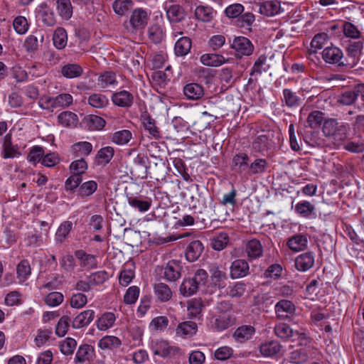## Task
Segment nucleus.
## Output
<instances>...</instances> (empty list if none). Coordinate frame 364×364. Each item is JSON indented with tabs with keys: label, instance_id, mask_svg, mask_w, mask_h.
<instances>
[{
	"label": "nucleus",
	"instance_id": "9",
	"mask_svg": "<svg viewBox=\"0 0 364 364\" xmlns=\"http://www.w3.org/2000/svg\"><path fill=\"white\" fill-rule=\"evenodd\" d=\"M112 101L118 107L129 108L134 103V95L127 90H121L113 93Z\"/></svg>",
	"mask_w": 364,
	"mask_h": 364
},
{
	"label": "nucleus",
	"instance_id": "29",
	"mask_svg": "<svg viewBox=\"0 0 364 364\" xmlns=\"http://www.w3.org/2000/svg\"><path fill=\"white\" fill-rule=\"evenodd\" d=\"M82 73V68L76 63H68L61 68V73L66 78L78 77Z\"/></svg>",
	"mask_w": 364,
	"mask_h": 364
},
{
	"label": "nucleus",
	"instance_id": "54",
	"mask_svg": "<svg viewBox=\"0 0 364 364\" xmlns=\"http://www.w3.org/2000/svg\"><path fill=\"white\" fill-rule=\"evenodd\" d=\"M18 277L21 281H25L31 274V267L28 260H22L16 267Z\"/></svg>",
	"mask_w": 364,
	"mask_h": 364
},
{
	"label": "nucleus",
	"instance_id": "8",
	"mask_svg": "<svg viewBox=\"0 0 364 364\" xmlns=\"http://www.w3.org/2000/svg\"><path fill=\"white\" fill-rule=\"evenodd\" d=\"M230 269L232 279L244 277L250 274L249 264L245 259H235L232 262Z\"/></svg>",
	"mask_w": 364,
	"mask_h": 364
},
{
	"label": "nucleus",
	"instance_id": "39",
	"mask_svg": "<svg viewBox=\"0 0 364 364\" xmlns=\"http://www.w3.org/2000/svg\"><path fill=\"white\" fill-rule=\"evenodd\" d=\"M88 104L94 108H104L109 104L108 98L101 93H94L89 96Z\"/></svg>",
	"mask_w": 364,
	"mask_h": 364
},
{
	"label": "nucleus",
	"instance_id": "27",
	"mask_svg": "<svg viewBox=\"0 0 364 364\" xmlns=\"http://www.w3.org/2000/svg\"><path fill=\"white\" fill-rule=\"evenodd\" d=\"M282 348L281 344L277 341H271L262 344L259 351L264 356L270 357L277 355Z\"/></svg>",
	"mask_w": 364,
	"mask_h": 364
},
{
	"label": "nucleus",
	"instance_id": "6",
	"mask_svg": "<svg viewBox=\"0 0 364 364\" xmlns=\"http://www.w3.org/2000/svg\"><path fill=\"white\" fill-rule=\"evenodd\" d=\"M182 265L178 260L169 261L164 268V277L169 282H175L181 277Z\"/></svg>",
	"mask_w": 364,
	"mask_h": 364
},
{
	"label": "nucleus",
	"instance_id": "64",
	"mask_svg": "<svg viewBox=\"0 0 364 364\" xmlns=\"http://www.w3.org/2000/svg\"><path fill=\"white\" fill-rule=\"evenodd\" d=\"M352 128L355 134L360 136L364 132V114H358L352 122Z\"/></svg>",
	"mask_w": 364,
	"mask_h": 364
},
{
	"label": "nucleus",
	"instance_id": "63",
	"mask_svg": "<svg viewBox=\"0 0 364 364\" xmlns=\"http://www.w3.org/2000/svg\"><path fill=\"white\" fill-rule=\"evenodd\" d=\"M355 107L360 111L364 109V84L355 87Z\"/></svg>",
	"mask_w": 364,
	"mask_h": 364
},
{
	"label": "nucleus",
	"instance_id": "10",
	"mask_svg": "<svg viewBox=\"0 0 364 364\" xmlns=\"http://www.w3.org/2000/svg\"><path fill=\"white\" fill-rule=\"evenodd\" d=\"M147 13L141 9H136L132 12L129 23L132 28L136 31L144 28L147 24Z\"/></svg>",
	"mask_w": 364,
	"mask_h": 364
},
{
	"label": "nucleus",
	"instance_id": "26",
	"mask_svg": "<svg viewBox=\"0 0 364 364\" xmlns=\"http://www.w3.org/2000/svg\"><path fill=\"white\" fill-rule=\"evenodd\" d=\"M200 62L206 66L218 67L226 62L225 58L219 54L207 53L200 57Z\"/></svg>",
	"mask_w": 364,
	"mask_h": 364
},
{
	"label": "nucleus",
	"instance_id": "53",
	"mask_svg": "<svg viewBox=\"0 0 364 364\" xmlns=\"http://www.w3.org/2000/svg\"><path fill=\"white\" fill-rule=\"evenodd\" d=\"M73 97L68 93L58 95L53 97V104L55 108L68 107L73 103Z\"/></svg>",
	"mask_w": 364,
	"mask_h": 364
},
{
	"label": "nucleus",
	"instance_id": "24",
	"mask_svg": "<svg viewBox=\"0 0 364 364\" xmlns=\"http://www.w3.org/2000/svg\"><path fill=\"white\" fill-rule=\"evenodd\" d=\"M307 237L303 235H295L287 241L288 247L294 252L304 250L307 246Z\"/></svg>",
	"mask_w": 364,
	"mask_h": 364
},
{
	"label": "nucleus",
	"instance_id": "50",
	"mask_svg": "<svg viewBox=\"0 0 364 364\" xmlns=\"http://www.w3.org/2000/svg\"><path fill=\"white\" fill-rule=\"evenodd\" d=\"M269 139L265 134L257 136L252 142V149L255 151L262 152L268 149Z\"/></svg>",
	"mask_w": 364,
	"mask_h": 364
},
{
	"label": "nucleus",
	"instance_id": "38",
	"mask_svg": "<svg viewBox=\"0 0 364 364\" xmlns=\"http://www.w3.org/2000/svg\"><path fill=\"white\" fill-rule=\"evenodd\" d=\"M39 38L40 42H43V36L41 33H38V35L32 34L26 38L24 42V47L27 52L35 53L38 49Z\"/></svg>",
	"mask_w": 364,
	"mask_h": 364
},
{
	"label": "nucleus",
	"instance_id": "18",
	"mask_svg": "<svg viewBox=\"0 0 364 364\" xmlns=\"http://www.w3.org/2000/svg\"><path fill=\"white\" fill-rule=\"evenodd\" d=\"M255 329L250 325H244L238 327L233 333V337L237 342L245 343L252 337Z\"/></svg>",
	"mask_w": 364,
	"mask_h": 364
},
{
	"label": "nucleus",
	"instance_id": "14",
	"mask_svg": "<svg viewBox=\"0 0 364 364\" xmlns=\"http://www.w3.org/2000/svg\"><path fill=\"white\" fill-rule=\"evenodd\" d=\"M203 251V245L199 240H193L189 243L186 250V257L189 262L196 261Z\"/></svg>",
	"mask_w": 364,
	"mask_h": 364
},
{
	"label": "nucleus",
	"instance_id": "40",
	"mask_svg": "<svg viewBox=\"0 0 364 364\" xmlns=\"http://www.w3.org/2000/svg\"><path fill=\"white\" fill-rule=\"evenodd\" d=\"M98 85L102 88H107L109 86L117 85L115 73L112 71H105L98 78Z\"/></svg>",
	"mask_w": 364,
	"mask_h": 364
},
{
	"label": "nucleus",
	"instance_id": "22",
	"mask_svg": "<svg viewBox=\"0 0 364 364\" xmlns=\"http://www.w3.org/2000/svg\"><path fill=\"white\" fill-rule=\"evenodd\" d=\"M20 155L16 146H13L11 143V134H6L4 138L2 156L4 159L14 158Z\"/></svg>",
	"mask_w": 364,
	"mask_h": 364
},
{
	"label": "nucleus",
	"instance_id": "49",
	"mask_svg": "<svg viewBox=\"0 0 364 364\" xmlns=\"http://www.w3.org/2000/svg\"><path fill=\"white\" fill-rule=\"evenodd\" d=\"M268 162L264 159H255L249 167L250 174L262 173L266 171Z\"/></svg>",
	"mask_w": 364,
	"mask_h": 364
},
{
	"label": "nucleus",
	"instance_id": "59",
	"mask_svg": "<svg viewBox=\"0 0 364 364\" xmlns=\"http://www.w3.org/2000/svg\"><path fill=\"white\" fill-rule=\"evenodd\" d=\"M77 346V342L72 338H67L62 341L60 348V351L64 355H71L73 353Z\"/></svg>",
	"mask_w": 364,
	"mask_h": 364
},
{
	"label": "nucleus",
	"instance_id": "31",
	"mask_svg": "<svg viewBox=\"0 0 364 364\" xmlns=\"http://www.w3.org/2000/svg\"><path fill=\"white\" fill-rule=\"evenodd\" d=\"M191 48V41L188 37H181L175 43V53L177 56L187 55Z\"/></svg>",
	"mask_w": 364,
	"mask_h": 364
},
{
	"label": "nucleus",
	"instance_id": "43",
	"mask_svg": "<svg viewBox=\"0 0 364 364\" xmlns=\"http://www.w3.org/2000/svg\"><path fill=\"white\" fill-rule=\"evenodd\" d=\"M148 36L153 43H160L164 38L163 28L158 24L151 25L148 29Z\"/></svg>",
	"mask_w": 364,
	"mask_h": 364
},
{
	"label": "nucleus",
	"instance_id": "17",
	"mask_svg": "<svg viewBox=\"0 0 364 364\" xmlns=\"http://www.w3.org/2000/svg\"><path fill=\"white\" fill-rule=\"evenodd\" d=\"M314 257L309 252L299 255L295 259V266L299 271L305 272L313 267Z\"/></svg>",
	"mask_w": 364,
	"mask_h": 364
},
{
	"label": "nucleus",
	"instance_id": "52",
	"mask_svg": "<svg viewBox=\"0 0 364 364\" xmlns=\"http://www.w3.org/2000/svg\"><path fill=\"white\" fill-rule=\"evenodd\" d=\"M323 121V113L318 110L311 112L307 118V123L311 128L318 127Z\"/></svg>",
	"mask_w": 364,
	"mask_h": 364
},
{
	"label": "nucleus",
	"instance_id": "36",
	"mask_svg": "<svg viewBox=\"0 0 364 364\" xmlns=\"http://www.w3.org/2000/svg\"><path fill=\"white\" fill-rule=\"evenodd\" d=\"M116 320V317L113 313L106 312L97 321V328L100 331H105L111 328Z\"/></svg>",
	"mask_w": 364,
	"mask_h": 364
},
{
	"label": "nucleus",
	"instance_id": "5",
	"mask_svg": "<svg viewBox=\"0 0 364 364\" xmlns=\"http://www.w3.org/2000/svg\"><path fill=\"white\" fill-rule=\"evenodd\" d=\"M152 350L154 355L163 358L174 357L180 353L178 347L170 346L166 341H156L152 344Z\"/></svg>",
	"mask_w": 364,
	"mask_h": 364
},
{
	"label": "nucleus",
	"instance_id": "57",
	"mask_svg": "<svg viewBox=\"0 0 364 364\" xmlns=\"http://www.w3.org/2000/svg\"><path fill=\"white\" fill-rule=\"evenodd\" d=\"M245 289V284L243 282H236L234 285L228 288L227 295L232 298H239L244 294Z\"/></svg>",
	"mask_w": 364,
	"mask_h": 364
},
{
	"label": "nucleus",
	"instance_id": "1",
	"mask_svg": "<svg viewBox=\"0 0 364 364\" xmlns=\"http://www.w3.org/2000/svg\"><path fill=\"white\" fill-rule=\"evenodd\" d=\"M349 126L346 122H340L336 119L330 118L323 122L322 132L338 147L346 141L349 134Z\"/></svg>",
	"mask_w": 364,
	"mask_h": 364
},
{
	"label": "nucleus",
	"instance_id": "23",
	"mask_svg": "<svg viewBox=\"0 0 364 364\" xmlns=\"http://www.w3.org/2000/svg\"><path fill=\"white\" fill-rule=\"evenodd\" d=\"M166 16L171 22L178 23L185 18L186 14L183 9L181 6L173 4L168 7Z\"/></svg>",
	"mask_w": 364,
	"mask_h": 364
},
{
	"label": "nucleus",
	"instance_id": "21",
	"mask_svg": "<svg viewBox=\"0 0 364 364\" xmlns=\"http://www.w3.org/2000/svg\"><path fill=\"white\" fill-rule=\"evenodd\" d=\"M199 282L196 279H185L180 286V292L184 296H190L198 291Z\"/></svg>",
	"mask_w": 364,
	"mask_h": 364
},
{
	"label": "nucleus",
	"instance_id": "12",
	"mask_svg": "<svg viewBox=\"0 0 364 364\" xmlns=\"http://www.w3.org/2000/svg\"><path fill=\"white\" fill-rule=\"evenodd\" d=\"M183 94L188 100H198L204 96L205 91L201 85L191 82L183 87Z\"/></svg>",
	"mask_w": 364,
	"mask_h": 364
},
{
	"label": "nucleus",
	"instance_id": "15",
	"mask_svg": "<svg viewBox=\"0 0 364 364\" xmlns=\"http://www.w3.org/2000/svg\"><path fill=\"white\" fill-rule=\"evenodd\" d=\"M282 94L281 100L283 105L293 108L297 107L301 104L302 100L301 97L296 95V92H293L291 89H284Z\"/></svg>",
	"mask_w": 364,
	"mask_h": 364
},
{
	"label": "nucleus",
	"instance_id": "25",
	"mask_svg": "<svg viewBox=\"0 0 364 364\" xmlns=\"http://www.w3.org/2000/svg\"><path fill=\"white\" fill-rule=\"evenodd\" d=\"M94 348L92 346L87 344L82 345L76 353L75 360L80 363L90 361L92 358Z\"/></svg>",
	"mask_w": 364,
	"mask_h": 364
},
{
	"label": "nucleus",
	"instance_id": "16",
	"mask_svg": "<svg viewBox=\"0 0 364 364\" xmlns=\"http://www.w3.org/2000/svg\"><path fill=\"white\" fill-rule=\"evenodd\" d=\"M95 318V311L92 309L85 310L79 314L73 321L74 328H80L88 326Z\"/></svg>",
	"mask_w": 364,
	"mask_h": 364
},
{
	"label": "nucleus",
	"instance_id": "30",
	"mask_svg": "<svg viewBox=\"0 0 364 364\" xmlns=\"http://www.w3.org/2000/svg\"><path fill=\"white\" fill-rule=\"evenodd\" d=\"M58 122L66 127H76L78 117L76 114L70 111L61 112L58 117Z\"/></svg>",
	"mask_w": 364,
	"mask_h": 364
},
{
	"label": "nucleus",
	"instance_id": "58",
	"mask_svg": "<svg viewBox=\"0 0 364 364\" xmlns=\"http://www.w3.org/2000/svg\"><path fill=\"white\" fill-rule=\"evenodd\" d=\"M355 102V87L352 90L343 92L339 97L338 102L341 105L349 106L354 105Z\"/></svg>",
	"mask_w": 364,
	"mask_h": 364
},
{
	"label": "nucleus",
	"instance_id": "7",
	"mask_svg": "<svg viewBox=\"0 0 364 364\" xmlns=\"http://www.w3.org/2000/svg\"><path fill=\"white\" fill-rule=\"evenodd\" d=\"M258 6L259 12L267 16H273L282 11L281 1L278 0H265Z\"/></svg>",
	"mask_w": 364,
	"mask_h": 364
},
{
	"label": "nucleus",
	"instance_id": "41",
	"mask_svg": "<svg viewBox=\"0 0 364 364\" xmlns=\"http://www.w3.org/2000/svg\"><path fill=\"white\" fill-rule=\"evenodd\" d=\"M132 0H115L112 4V8L115 14L123 16L133 7Z\"/></svg>",
	"mask_w": 364,
	"mask_h": 364
},
{
	"label": "nucleus",
	"instance_id": "35",
	"mask_svg": "<svg viewBox=\"0 0 364 364\" xmlns=\"http://www.w3.org/2000/svg\"><path fill=\"white\" fill-rule=\"evenodd\" d=\"M57 11L63 19L69 20L73 15L70 0H57Z\"/></svg>",
	"mask_w": 364,
	"mask_h": 364
},
{
	"label": "nucleus",
	"instance_id": "13",
	"mask_svg": "<svg viewBox=\"0 0 364 364\" xmlns=\"http://www.w3.org/2000/svg\"><path fill=\"white\" fill-rule=\"evenodd\" d=\"M295 310L294 304L289 300H281L275 305V312L281 319L287 318L288 314H293Z\"/></svg>",
	"mask_w": 364,
	"mask_h": 364
},
{
	"label": "nucleus",
	"instance_id": "33",
	"mask_svg": "<svg viewBox=\"0 0 364 364\" xmlns=\"http://www.w3.org/2000/svg\"><path fill=\"white\" fill-rule=\"evenodd\" d=\"M53 41L55 48L59 50L64 48L68 42V36L65 29L62 27L57 28L54 31Z\"/></svg>",
	"mask_w": 364,
	"mask_h": 364
},
{
	"label": "nucleus",
	"instance_id": "3",
	"mask_svg": "<svg viewBox=\"0 0 364 364\" xmlns=\"http://www.w3.org/2000/svg\"><path fill=\"white\" fill-rule=\"evenodd\" d=\"M231 48L235 50V55L239 58L251 55L255 49L252 42L245 36L235 37Z\"/></svg>",
	"mask_w": 364,
	"mask_h": 364
},
{
	"label": "nucleus",
	"instance_id": "45",
	"mask_svg": "<svg viewBox=\"0 0 364 364\" xmlns=\"http://www.w3.org/2000/svg\"><path fill=\"white\" fill-rule=\"evenodd\" d=\"M73 228V223L70 221H65L63 222L58 228L57 232L55 233V240L57 242L62 243L66 237L68 235L69 232Z\"/></svg>",
	"mask_w": 364,
	"mask_h": 364
},
{
	"label": "nucleus",
	"instance_id": "46",
	"mask_svg": "<svg viewBox=\"0 0 364 364\" xmlns=\"http://www.w3.org/2000/svg\"><path fill=\"white\" fill-rule=\"evenodd\" d=\"M197 324L193 321H186L178 325L177 334L182 336H192L196 333Z\"/></svg>",
	"mask_w": 364,
	"mask_h": 364
},
{
	"label": "nucleus",
	"instance_id": "51",
	"mask_svg": "<svg viewBox=\"0 0 364 364\" xmlns=\"http://www.w3.org/2000/svg\"><path fill=\"white\" fill-rule=\"evenodd\" d=\"M97 188V183L95 181L83 183L79 188L78 194L82 198L92 195Z\"/></svg>",
	"mask_w": 364,
	"mask_h": 364
},
{
	"label": "nucleus",
	"instance_id": "62",
	"mask_svg": "<svg viewBox=\"0 0 364 364\" xmlns=\"http://www.w3.org/2000/svg\"><path fill=\"white\" fill-rule=\"evenodd\" d=\"M44 154L45 152L42 147L35 146L31 149L27 159L30 162L36 164L37 162L42 161Z\"/></svg>",
	"mask_w": 364,
	"mask_h": 364
},
{
	"label": "nucleus",
	"instance_id": "44",
	"mask_svg": "<svg viewBox=\"0 0 364 364\" xmlns=\"http://www.w3.org/2000/svg\"><path fill=\"white\" fill-rule=\"evenodd\" d=\"M229 237L226 232H220L211 240V247L215 250H222L228 245Z\"/></svg>",
	"mask_w": 364,
	"mask_h": 364
},
{
	"label": "nucleus",
	"instance_id": "2",
	"mask_svg": "<svg viewBox=\"0 0 364 364\" xmlns=\"http://www.w3.org/2000/svg\"><path fill=\"white\" fill-rule=\"evenodd\" d=\"M322 58L325 63L331 65H336L340 68H345V57L341 49L335 46H331L325 48L321 53Z\"/></svg>",
	"mask_w": 364,
	"mask_h": 364
},
{
	"label": "nucleus",
	"instance_id": "60",
	"mask_svg": "<svg viewBox=\"0 0 364 364\" xmlns=\"http://www.w3.org/2000/svg\"><path fill=\"white\" fill-rule=\"evenodd\" d=\"M249 157L246 154L242 153L236 154L232 159V163L235 169L244 171L247 166Z\"/></svg>",
	"mask_w": 364,
	"mask_h": 364
},
{
	"label": "nucleus",
	"instance_id": "55",
	"mask_svg": "<svg viewBox=\"0 0 364 364\" xmlns=\"http://www.w3.org/2000/svg\"><path fill=\"white\" fill-rule=\"evenodd\" d=\"M232 324V318L227 315H222L215 319L214 326L217 331H222Z\"/></svg>",
	"mask_w": 364,
	"mask_h": 364
},
{
	"label": "nucleus",
	"instance_id": "32",
	"mask_svg": "<svg viewBox=\"0 0 364 364\" xmlns=\"http://www.w3.org/2000/svg\"><path fill=\"white\" fill-rule=\"evenodd\" d=\"M84 124L90 130H100L105 126V120L97 115L90 114L84 119Z\"/></svg>",
	"mask_w": 364,
	"mask_h": 364
},
{
	"label": "nucleus",
	"instance_id": "28",
	"mask_svg": "<svg viewBox=\"0 0 364 364\" xmlns=\"http://www.w3.org/2000/svg\"><path fill=\"white\" fill-rule=\"evenodd\" d=\"M180 218L178 206H176V209L169 208L163 222L166 227L178 228L179 227V222L181 221Z\"/></svg>",
	"mask_w": 364,
	"mask_h": 364
},
{
	"label": "nucleus",
	"instance_id": "37",
	"mask_svg": "<svg viewBox=\"0 0 364 364\" xmlns=\"http://www.w3.org/2000/svg\"><path fill=\"white\" fill-rule=\"evenodd\" d=\"M214 16V11L211 7L198 6L195 10V16L198 21L209 22Z\"/></svg>",
	"mask_w": 364,
	"mask_h": 364
},
{
	"label": "nucleus",
	"instance_id": "34",
	"mask_svg": "<svg viewBox=\"0 0 364 364\" xmlns=\"http://www.w3.org/2000/svg\"><path fill=\"white\" fill-rule=\"evenodd\" d=\"M121 344L122 341L118 337L105 336L99 341L98 346L102 350H113L119 347Z\"/></svg>",
	"mask_w": 364,
	"mask_h": 364
},
{
	"label": "nucleus",
	"instance_id": "19",
	"mask_svg": "<svg viewBox=\"0 0 364 364\" xmlns=\"http://www.w3.org/2000/svg\"><path fill=\"white\" fill-rule=\"evenodd\" d=\"M245 252L250 259H255L260 257L263 253V248L258 240H249L245 245Z\"/></svg>",
	"mask_w": 364,
	"mask_h": 364
},
{
	"label": "nucleus",
	"instance_id": "20",
	"mask_svg": "<svg viewBox=\"0 0 364 364\" xmlns=\"http://www.w3.org/2000/svg\"><path fill=\"white\" fill-rule=\"evenodd\" d=\"M154 291L156 298L161 302H166L172 297V291L171 288L163 282H159L154 285Z\"/></svg>",
	"mask_w": 364,
	"mask_h": 364
},
{
	"label": "nucleus",
	"instance_id": "42",
	"mask_svg": "<svg viewBox=\"0 0 364 364\" xmlns=\"http://www.w3.org/2000/svg\"><path fill=\"white\" fill-rule=\"evenodd\" d=\"M132 137V134L129 130L123 129L113 133L111 136V140L117 144L124 145L127 144Z\"/></svg>",
	"mask_w": 364,
	"mask_h": 364
},
{
	"label": "nucleus",
	"instance_id": "56",
	"mask_svg": "<svg viewBox=\"0 0 364 364\" xmlns=\"http://www.w3.org/2000/svg\"><path fill=\"white\" fill-rule=\"evenodd\" d=\"M70 318L69 316H62L60 318V320L56 326V328H55L56 335L58 336L59 337L64 336L68 332V328L70 326Z\"/></svg>",
	"mask_w": 364,
	"mask_h": 364
},
{
	"label": "nucleus",
	"instance_id": "4",
	"mask_svg": "<svg viewBox=\"0 0 364 364\" xmlns=\"http://www.w3.org/2000/svg\"><path fill=\"white\" fill-rule=\"evenodd\" d=\"M363 49V43L361 41H355L350 43L346 49L347 56L345 57L346 69L353 68L358 62L361 50Z\"/></svg>",
	"mask_w": 364,
	"mask_h": 364
},
{
	"label": "nucleus",
	"instance_id": "48",
	"mask_svg": "<svg viewBox=\"0 0 364 364\" xmlns=\"http://www.w3.org/2000/svg\"><path fill=\"white\" fill-rule=\"evenodd\" d=\"M114 154V148L112 146H105L101 148L98 152L97 157L100 164H107L112 159Z\"/></svg>",
	"mask_w": 364,
	"mask_h": 364
},
{
	"label": "nucleus",
	"instance_id": "61",
	"mask_svg": "<svg viewBox=\"0 0 364 364\" xmlns=\"http://www.w3.org/2000/svg\"><path fill=\"white\" fill-rule=\"evenodd\" d=\"M308 354L305 349H297L291 353L290 360L291 363L301 364L308 360Z\"/></svg>",
	"mask_w": 364,
	"mask_h": 364
},
{
	"label": "nucleus",
	"instance_id": "47",
	"mask_svg": "<svg viewBox=\"0 0 364 364\" xmlns=\"http://www.w3.org/2000/svg\"><path fill=\"white\" fill-rule=\"evenodd\" d=\"M255 20V15L252 13L247 12L239 16L237 20V26L250 31Z\"/></svg>",
	"mask_w": 364,
	"mask_h": 364
},
{
	"label": "nucleus",
	"instance_id": "11",
	"mask_svg": "<svg viewBox=\"0 0 364 364\" xmlns=\"http://www.w3.org/2000/svg\"><path fill=\"white\" fill-rule=\"evenodd\" d=\"M275 335L283 341H287L295 335L305 337L304 333H299V331H294L289 325L285 323H279L274 328Z\"/></svg>",
	"mask_w": 364,
	"mask_h": 364
}]
</instances>
